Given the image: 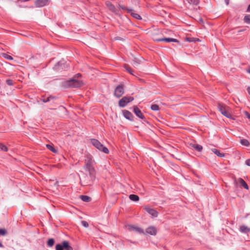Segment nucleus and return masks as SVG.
I'll use <instances>...</instances> for the list:
<instances>
[{"instance_id":"49","label":"nucleus","mask_w":250,"mask_h":250,"mask_svg":"<svg viewBox=\"0 0 250 250\" xmlns=\"http://www.w3.org/2000/svg\"><path fill=\"white\" fill-rule=\"evenodd\" d=\"M245 29H242V30H239V31H238V32H242V31H245Z\"/></svg>"},{"instance_id":"22","label":"nucleus","mask_w":250,"mask_h":250,"mask_svg":"<svg viewBox=\"0 0 250 250\" xmlns=\"http://www.w3.org/2000/svg\"><path fill=\"white\" fill-rule=\"evenodd\" d=\"M89 172V176L91 180H93L95 179V171L94 168L87 170Z\"/></svg>"},{"instance_id":"14","label":"nucleus","mask_w":250,"mask_h":250,"mask_svg":"<svg viewBox=\"0 0 250 250\" xmlns=\"http://www.w3.org/2000/svg\"><path fill=\"white\" fill-rule=\"evenodd\" d=\"M146 233L151 235H155L157 234V229L155 227L150 226L146 229Z\"/></svg>"},{"instance_id":"50","label":"nucleus","mask_w":250,"mask_h":250,"mask_svg":"<svg viewBox=\"0 0 250 250\" xmlns=\"http://www.w3.org/2000/svg\"><path fill=\"white\" fill-rule=\"evenodd\" d=\"M247 117H248V118L249 119H250V114H249L248 115Z\"/></svg>"},{"instance_id":"18","label":"nucleus","mask_w":250,"mask_h":250,"mask_svg":"<svg viewBox=\"0 0 250 250\" xmlns=\"http://www.w3.org/2000/svg\"><path fill=\"white\" fill-rule=\"evenodd\" d=\"M84 167L86 171L94 168V167H92L91 165V162L90 160H89L85 162V164Z\"/></svg>"},{"instance_id":"26","label":"nucleus","mask_w":250,"mask_h":250,"mask_svg":"<svg viewBox=\"0 0 250 250\" xmlns=\"http://www.w3.org/2000/svg\"><path fill=\"white\" fill-rule=\"evenodd\" d=\"M55 243V240L53 238H49L47 241V246L48 247H52Z\"/></svg>"},{"instance_id":"8","label":"nucleus","mask_w":250,"mask_h":250,"mask_svg":"<svg viewBox=\"0 0 250 250\" xmlns=\"http://www.w3.org/2000/svg\"><path fill=\"white\" fill-rule=\"evenodd\" d=\"M144 209L148 213L151 215L152 218H155L158 216V212L154 208H150L148 207H146Z\"/></svg>"},{"instance_id":"10","label":"nucleus","mask_w":250,"mask_h":250,"mask_svg":"<svg viewBox=\"0 0 250 250\" xmlns=\"http://www.w3.org/2000/svg\"><path fill=\"white\" fill-rule=\"evenodd\" d=\"M156 41L158 42H177L179 43V41L174 38H159L156 40Z\"/></svg>"},{"instance_id":"19","label":"nucleus","mask_w":250,"mask_h":250,"mask_svg":"<svg viewBox=\"0 0 250 250\" xmlns=\"http://www.w3.org/2000/svg\"><path fill=\"white\" fill-rule=\"evenodd\" d=\"M54 99H55V97L53 96H50L47 97L42 96L41 98V101L43 103H47Z\"/></svg>"},{"instance_id":"20","label":"nucleus","mask_w":250,"mask_h":250,"mask_svg":"<svg viewBox=\"0 0 250 250\" xmlns=\"http://www.w3.org/2000/svg\"><path fill=\"white\" fill-rule=\"evenodd\" d=\"M129 199L132 201L137 202L139 200V197L137 195L132 194L129 195Z\"/></svg>"},{"instance_id":"11","label":"nucleus","mask_w":250,"mask_h":250,"mask_svg":"<svg viewBox=\"0 0 250 250\" xmlns=\"http://www.w3.org/2000/svg\"><path fill=\"white\" fill-rule=\"evenodd\" d=\"M133 112L139 118L141 119H145L144 115L142 112L141 110L137 106H134Z\"/></svg>"},{"instance_id":"39","label":"nucleus","mask_w":250,"mask_h":250,"mask_svg":"<svg viewBox=\"0 0 250 250\" xmlns=\"http://www.w3.org/2000/svg\"><path fill=\"white\" fill-rule=\"evenodd\" d=\"M81 223L83 226L85 228H87L88 227V223L86 221H82Z\"/></svg>"},{"instance_id":"36","label":"nucleus","mask_w":250,"mask_h":250,"mask_svg":"<svg viewBox=\"0 0 250 250\" xmlns=\"http://www.w3.org/2000/svg\"><path fill=\"white\" fill-rule=\"evenodd\" d=\"M188 3L190 4H192L193 5H196L199 4V0H189Z\"/></svg>"},{"instance_id":"44","label":"nucleus","mask_w":250,"mask_h":250,"mask_svg":"<svg viewBox=\"0 0 250 250\" xmlns=\"http://www.w3.org/2000/svg\"><path fill=\"white\" fill-rule=\"evenodd\" d=\"M247 92H248V94L250 95V86L248 87Z\"/></svg>"},{"instance_id":"15","label":"nucleus","mask_w":250,"mask_h":250,"mask_svg":"<svg viewBox=\"0 0 250 250\" xmlns=\"http://www.w3.org/2000/svg\"><path fill=\"white\" fill-rule=\"evenodd\" d=\"M49 0H36L35 4L37 7L44 6L48 2Z\"/></svg>"},{"instance_id":"31","label":"nucleus","mask_w":250,"mask_h":250,"mask_svg":"<svg viewBox=\"0 0 250 250\" xmlns=\"http://www.w3.org/2000/svg\"><path fill=\"white\" fill-rule=\"evenodd\" d=\"M244 21L247 24H250V15H247L244 18Z\"/></svg>"},{"instance_id":"17","label":"nucleus","mask_w":250,"mask_h":250,"mask_svg":"<svg viewBox=\"0 0 250 250\" xmlns=\"http://www.w3.org/2000/svg\"><path fill=\"white\" fill-rule=\"evenodd\" d=\"M211 150L219 157L223 158L225 156V154L223 152H221L220 150L216 148H211Z\"/></svg>"},{"instance_id":"5","label":"nucleus","mask_w":250,"mask_h":250,"mask_svg":"<svg viewBox=\"0 0 250 250\" xmlns=\"http://www.w3.org/2000/svg\"><path fill=\"white\" fill-rule=\"evenodd\" d=\"M56 250H73L70 245V243L66 240L63 241L61 243L57 244L55 247Z\"/></svg>"},{"instance_id":"35","label":"nucleus","mask_w":250,"mask_h":250,"mask_svg":"<svg viewBox=\"0 0 250 250\" xmlns=\"http://www.w3.org/2000/svg\"><path fill=\"white\" fill-rule=\"evenodd\" d=\"M0 149L5 152H7L8 150V147L3 144H0Z\"/></svg>"},{"instance_id":"29","label":"nucleus","mask_w":250,"mask_h":250,"mask_svg":"<svg viewBox=\"0 0 250 250\" xmlns=\"http://www.w3.org/2000/svg\"><path fill=\"white\" fill-rule=\"evenodd\" d=\"M240 143L243 146H249L250 145L249 141L247 139H241L240 140Z\"/></svg>"},{"instance_id":"24","label":"nucleus","mask_w":250,"mask_h":250,"mask_svg":"<svg viewBox=\"0 0 250 250\" xmlns=\"http://www.w3.org/2000/svg\"><path fill=\"white\" fill-rule=\"evenodd\" d=\"M129 14H130L131 15V16H132L134 18H135L137 20H142L141 16L139 14L133 12V11H131V12L129 13Z\"/></svg>"},{"instance_id":"41","label":"nucleus","mask_w":250,"mask_h":250,"mask_svg":"<svg viewBox=\"0 0 250 250\" xmlns=\"http://www.w3.org/2000/svg\"><path fill=\"white\" fill-rule=\"evenodd\" d=\"M245 164L247 166L250 167V159L246 160L245 161Z\"/></svg>"},{"instance_id":"23","label":"nucleus","mask_w":250,"mask_h":250,"mask_svg":"<svg viewBox=\"0 0 250 250\" xmlns=\"http://www.w3.org/2000/svg\"><path fill=\"white\" fill-rule=\"evenodd\" d=\"M125 69V70L126 71H127L129 74H130L131 75H133V76H134L135 75L133 74V71L132 70V69L130 67V66L127 64H125L124 66Z\"/></svg>"},{"instance_id":"25","label":"nucleus","mask_w":250,"mask_h":250,"mask_svg":"<svg viewBox=\"0 0 250 250\" xmlns=\"http://www.w3.org/2000/svg\"><path fill=\"white\" fill-rule=\"evenodd\" d=\"M239 181L240 182L241 185L244 187V188H245L246 189H249V186H248V184L242 178H240L239 179Z\"/></svg>"},{"instance_id":"3","label":"nucleus","mask_w":250,"mask_h":250,"mask_svg":"<svg viewBox=\"0 0 250 250\" xmlns=\"http://www.w3.org/2000/svg\"><path fill=\"white\" fill-rule=\"evenodd\" d=\"M90 143L91 144L99 151H102L105 154L109 153L108 149L104 146L100 141L96 139H91Z\"/></svg>"},{"instance_id":"4","label":"nucleus","mask_w":250,"mask_h":250,"mask_svg":"<svg viewBox=\"0 0 250 250\" xmlns=\"http://www.w3.org/2000/svg\"><path fill=\"white\" fill-rule=\"evenodd\" d=\"M69 67L68 64L64 60H62L56 63L53 67V69L57 72H61L67 70Z\"/></svg>"},{"instance_id":"28","label":"nucleus","mask_w":250,"mask_h":250,"mask_svg":"<svg viewBox=\"0 0 250 250\" xmlns=\"http://www.w3.org/2000/svg\"><path fill=\"white\" fill-rule=\"evenodd\" d=\"M119 7L121 8L122 10H126L127 13H129L133 11V10L131 8L126 7L125 6L120 4H119Z\"/></svg>"},{"instance_id":"2","label":"nucleus","mask_w":250,"mask_h":250,"mask_svg":"<svg viewBox=\"0 0 250 250\" xmlns=\"http://www.w3.org/2000/svg\"><path fill=\"white\" fill-rule=\"evenodd\" d=\"M217 108L223 116L229 119H234L231 114L227 111V108H228V107L225 104L221 102H218L217 104Z\"/></svg>"},{"instance_id":"13","label":"nucleus","mask_w":250,"mask_h":250,"mask_svg":"<svg viewBox=\"0 0 250 250\" xmlns=\"http://www.w3.org/2000/svg\"><path fill=\"white\" fill-rule=\"evenodd\" d=\"M107 6L108 7L109 10L111 12L114 13L117 15H120V12L119 10H118L113 4H112L111 2H108L107 4Z\"/></svg>"},{"instance_id":"51","label":"nucleus","mask_w":250,"mask_h":250,"mask_svg":"<svg viewBox=\"0 0 250 250\" xmlns=\"http://www.w3.org/2000/svg\"><path fill=\"white\" fill-rule=\"evenodd\" d=\"M116 40H121V38L120 37H117L116 38Z\"/></svg>"},{"instance_id":"45","label":"nucleus","mask_w":250,"mask_h":250,"mask_svg":"<svg viewBox=\"0 0 250 250\" xmlns=\"http://www.w3.org/2000/svg\"><path fill=\"white\" fill-rule=\"evenodd\" d=\"M4 246L2 244L1 242L0 241V248H3Z\"/></svg>"},{"instance_id":"40","label":"nucleus","mask_w":250,"mask_h":250,"mask_svg":"<svg viewBox=\"0 0 250 250\" xmlns=\"http://www.w3.org/2000/svg\"><path fill=\"white\" fill-rule=\"evenodd\" d=\"M81 76H82V75L80 73H77L74 75L73 78L77 79V78L81 77Z\"/></svg>"},{"instance_id":"1","label":"nucleus","mask_w":250,"mask_h":250,"mask_svg":"<svg viewBox=\"0 0 250 250\" xmlns=\"http://www.w3.org/2000/svg\"><path fill=\"white\" fill-rule=\"evenodd\" d=\"M83 84L81 81L78 80L74 78L64 81L62 83V86L64 88H79Z\"/></svg>"},{"instance_id":"16","label":"nucleus","mask_w":250,"mask_h":250,"mask_svg":"<svg viewBox=\"0 0 250 250\" xmlns=\"http://www.w3.org/2000/svg\"><path fill=\"white\" fill-rule=\"evenodd\" d=\"M239 231L244 234H248L250 232V229L245 225H242L239 228Z\"/></svg>"},{"instance_id":"12","label":"nucleus","mask_w":250,"mask_h":250,"mask_svg":"<svg viewBox=\"0 0 250 250\" xmlns=\"http://www.w3.org/2000/svg\"><path fill=\"white\" fill-rule=\"evenodd\" d=\"M124 117L131 121H133V114L128 110H123L122 111Z\"/></svg>"},{"instance_id":"38","label":"nucleus","mask_w":250,"mask_h":250,"mask_svg":"<svg viewBox=\"0 0 250 250\" xmlns=\"http://www.w3.org/2000/svg\"><path fill=\"white\" fill-rule=\"evenodd\" d=\"M6 83L7 85L11 86L13 85V81L12 79H7L6 80Z\"/></svg>"},{"instance_id":"6","label":"nucleus","mask_w":250,"mask_h":250,"mask_svg":"<svg viewBox=\"0 0 250 250\" xmlns=\"http://www.w3.org/2000/svg\"><path fill=\"white\" fill-rule=\"evenodd\" d=\"M134 100V98L131 96H124L119 102V106L121 107L125 106L127 104Z\"/></svg>"},{"instance_id":"7","label":"nucleus","mask_w":250,"mask_h":250,"mask_svg":"<svg viewBox=\"0 0 250 250\" xmlns=\"http://www.w3.org/2000/svg\"><path fill=\"white\" fill-rule=\"evenodd\" d=\"M124 85L123 84H120L115 88L114 95L117 98H119L124 94Z\"/></svg>"},{"instance_id":"47","label":"nucleus","mask_w":250,"mask_h":250,"mask_svg":"<svg viewBox=\"0 0 250 250\" xmlns=\"http://www.w3.org/2000/svg\"><path fill=\"white\" fill-rule=\"evenodd\" d=\"M187 41H188V42H192V40H190V39H188V38H187Z\"/></svg>"},{"instance_id":"42","label":"nucleus","mask_w":250,"mask_h":250,"mask_svg":"<svg viewBox=\"0 0 250 250\" xmlns=\"http://www.w3.org/2000/svg\"><path fill=\"white\" fill-rule=\"evenodd\" d=\"M246 12H250V4L248 5V7L247 8Z\"/></svg>"},{"instance_id":"37","label":"nucleus","mask_w":250,"mask_h":250,"mask_svg":"<svg viewBox=\"0 0 250 250\" xmlns=\"http://www.w3.org/2000/svg\"><path fill=\"white\" fill-rule=\"evenodd\" d=\"M7 233V230L5 229H0V235L5 236Z\"/></svg>"},{"instance_id":"27","label":"nucleus","mask_w":250,"mask_h":250,"mask_svg":"<svg viewBox=\"0 0 250 250\" xmlns=\"http://www.w3.org/2000/svg\"><path fill=\"white\" fill-rule=\"evenodd\" d=\"M80 198L82 201L86 202H88L91 200V198L87 195H81Z\"/></svg>"},{"instance_id":"33","label":"nucleus","mask_w":250,"mask_h":250,"mask_svg":"<svg viewBox=\"0 0 250 250\" xmlns=\"http://www.w3.org/2000/svg\"><path fill=\"white\" fill-rule=\"evenodd\" d=\"M150 108L153 111H158L160 109L159 106L156 104H152L150 106Z\"/></svg>"},{"instance_id":"9","label":"nucleus","mask_w":250,"mask_h":250,"mask_svg":"<svg viewBox=\"0 0 250 250\" xmlns=\"http://www.w3.org/2000/svg\"><path fill=\"white\" fill-rule=\"evenodd\" d=\"M128 230L129 231H135L139 234H145V232L144 231V230L141 229V228H139L138 227L134 226V225H129L128 226Z\"/></svg>"},{"instance_id":"34","label":"nucleus","mask_w":250,"mask_h":250,"mask_svg":"<svg viewBox=\"0 0 250 250\" xmlns=\"http://www.w3.org/2000/svg\"><path fill=\"white\" fill-rule=\"evenodd\" d=\"M46 147L49 150H50V151H51L53 152H57L56 149L52 146H51V145L47 144L46 145Z\"/></svg>"},{"instance_id":"46","label":"nucleus","mask_w":250,"mask_h":250,"mask_svg":"<svg viewBox=\"0 0 250 250\" xmlns=\"http://www.w3.org/2000/svg\"><path fill=\"white\" fill-rule=\"evenodd\" d=\"M247 72L250 74V68L249 69H247Z\"/></svg>"},{"instance_id":"32","label":"nucleus","mask_w":250,"mask_h":250,"mask_svg":"<svg viewBox=\"0 0 250 250\" xmlns=\"http://www.w3.org/2000/svg\"><path fill=\"white\" fill-rule=\"evenodd\" d=\"M2 56L4 59L7 60L11 61L13 60V58L11 56L9 55L6 53H3Z\"/></svg>"},{"instance_id":"30","label":"nucleus","mask_w":250,"mask_h":250,"mask_svg":"<svg viewBox=\"0 0 250 250\" xmlns=\"http://www.w3.org/2000/svg\"><path fill=\"white\" fill-rule=\"evenodd\" d=\"M133 65L134 67H137L141 63V61L137 58H134L133 60Z\"/></svg>"},{"instance_id":"21","label":"nucleus","mask_w":250,"mask_h":250,"mask_svg":"<svg viewBox=\"0 0 250 250\" xmlns=\"http://www.w3.org/2000/svg\"><path fill=\"white\" fill-rule=\"evenodd\" d=\"M190 146L198 152H201L203 149V146L198 144H190Z\"/></svg>"},{"instance_id":"43","label":"nucleus","mask_w":250,"mask_h":250,"mask_svg":"<svg viewBox=\"0 0 250 250\" xmlns=\"http://www.w3.org/2000/svg\"><path fill=\"white\" fill-rule=\"evenodd\" d=\"M225 3L227 5H228L229 3V0H225Z\"/></svg>"},{"instance_id":"48","label":"nucleus","mask_w":250,"mask_h":250,"mask_svg":"<svg viewBox=\"0 0 250 250\" xmlns=\"http://www.w3.org/2000/svg\"><path fill=\"white\" fill-rule=\"evenodd\" d=\"M200 21H201L202 23H203V20H202V18H200Z\"/></svg>"}]
</instances>
